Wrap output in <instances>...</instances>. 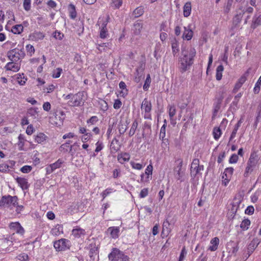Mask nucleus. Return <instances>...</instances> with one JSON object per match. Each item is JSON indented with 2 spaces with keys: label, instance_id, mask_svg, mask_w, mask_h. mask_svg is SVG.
<instances>
[{
  "label": "nucleus",
  "instance_id": "nucleus-1",
  "mask_svg": "<svg viewBox=\"0 0 261 261\" xmlns=\"http://www.w3.org/2000/svg\"><path fill=\"white\" fill-rule=\"evenodd\" d=\"M196 53L195 48L192 47L182 49L178 63V68L181 72L190 69L194 63Z\"/></svg>",
  "mask_w": 261,
  "mask_h": 261
},
{
  "label": "nucleus",
  "instance_id": "nucleus-2",
  "mask_svg": "<svg viewBox=\"0 0 261 261\" xmlns=\"http://www.w3.org/2000/svg\"><path fill=\"white\" fill-rule=\"evenodd\" d=\"M260 158L257 154V151L252 150L247 163L244 175L247 176L249 173H251L254 169L260 164Z\"/></svg>",
  "mask_w": 261,
  "mask_h": 261
},
{
  "label": "nucleus",
  "instance_id": "nucleus-3",
  "mask_svg": "<svg viewBox=\"0 0 261 261\" xmlns=\"http://www.w3.org/2000/svg\"><path fill=\"white\" fill-rule=\"evenodd\" d=\"M18 199L16 196H4L0 200V207H6L12 209L18 204Z\"/></svg>",
  "mask_w": 261,
  "mask_h": 261
},
{
  "label": "nucleus",
  "instance_id": "nucleus-4",
  "mask_svg": "<svg viewBox=\"0 0 261 261\" xmlns=\"http://www.w3.org/2000/svg\"><path fill=\"white\" fill-rule=\"evenodd\" d=\"M7 56L11 61L17 62L24 57L25 53L23 48L21 46L20 47L18 46L9 51L7 53Z\"/></svg>",
  "mask_w": 261,
  "mask_h": 261
},
{
  "label": "nucleus",
  "instance_id": "nucleus-5",
  "mask_svg": "<svg viewBox=\"0 0 261 261\" xmlns=\"http://www.w3.org/2000/svg\"><path fill=\"white\" fill-rule=\"evenodd\" d=\"M110 261H128L129 257L117 248H113L108 255Z\"/></svg>",
  "mask_w": 261,
  "mask_h": 261
},
{
  "label": "nucleus",
  "instance_id": "nucleus-6",
  "mask_svg": "<svg viewBox=\"0 0 261 261\" xmlns=\"http://www.w3.org/2000/svg\"><path fill=\"white\" fill-rule=\"evenodd\" d=\"M109 17L106 18H99L97 24L99 26V36L102 39H105L109 36L108 29L107 28L108 23Z\"/></svg>",
  "mask_w": 261,
  "mask_h": 261
},
{
  "label": "nucleus",
  "instance_id": "nucleus-7",
  "mask_svg": "<svg viewBox=\"0 0 261 261\" xmlns=\"http://www.w3.org/2000/svg\"><path fill=\"white\" fill-rule=\"evenodd\" d=\"M203 170V166L199 165V160L197 159H194L191 166V176L199 178L201 175V171Z\"/></svg>",
  "mask_w": 261,
  "mask_h": 261
},
{
  "label": "nucleus",
  "instance_id": "nucleus-8",
  "mask_svg": "<svg viewBox=\"0 0 261 261\" xmlns=\"http://www.w3.org/2000/svg\"><path fill=\"white\" fill-rule=\"evenodd\" d=\"M70 241L66 239H61L56 241L54 243V246L58 251H65L70 248Z\"/></svg>",
  "mask_w": 261,
  "mask_h": 261
},
{
  "label": "nucleus",
  "instance_id": "nucleus-9",
  "mask_svg": "<svg viewBox=\"0 0 261 261\" xmlns=\"http://www.w3.org/2000/svg\"><path fill=\"white\" fill-rule=\"evenodd\" d=\"M141 110L144 113V118L145 119H151V115L150 112L152 109V105L150 101L148 100L147 98H145L141 105Z\"/></svg>",
  "mask_w": 261,
  "mask_h": 261
},
{
  "label": "nucleus",
  "instance_id": "nucleus-10",
  "mask_svg": "<svg viewBox=\"0 0 261 261\" xmlns=\"http://www.w3.org/2000/svg\"><path fill=\"white\" fill-rule=\"evenodd\" d=\"M83 93L79 92L72 95L71 99L68 101V105L70 107L81 106L83 102Z\"/></svg>",
  "mask_w": 261,
  "mask_h": 261
},
{
  "label": "nucleus",
  "instance_id": "nucleus-11",
  "mask_svg": "<svg viewBox=\"0 0 261 261\" xmlns=\"http://www.w3.org/2000/svg\"><path fill=\"white\" fill-rule=\"evenodd\" d=\"M175 222V220L174 219L169 221L167 219L164 221L162 232V235L163 236V237H167L169 235L173 228Z\"/></svg>",
  "mask_w": 261,
  "mask_h": 261
},
{
  "label": "nucleus",
  "instance_id": "nucleus-12",
  "mask_svg": "<svg viewBox=\"0 0 261 261\" xmlns=\"http://www.w3.org/2000/svg\"><path fill=\"white\" fill-rule=\"evenodd\" d=\"M65 115L63 111L58 112L55 114L54 116L50 117V122L54 125L60 126L63 124Z\"/></svg>",
  "mask_w": 261,
  "mask_h": 261
},
{
  "label": "nucleus",
  "instance_id": "nucleus-13",
  "mask_svg": "<svg viewBox=\"0 0 261 261\" xmlns=\"http://www.w3.org/2000/svg\"><path fill=\"white\" fill-rule=\"evenodd\" d=\"M64 161L61 159H59L56 162L50 164L45 168L46 174H50L56 169L60 168L64 163Z\"/></svg>",
  "mask_w": 261,
  "mask_h": 261
},
{
  "label": "nucleus",
  "instance_id": "nucleus-14",
  "mask_svg": "<svg viewBox=\"0 0 261 261\" xmlns=\"http://www.w3.org/2000/svg\"><path fill=\"white\" fill-rule=\"evenodd\" d=\"M233 171L234 169L232 167L227 168L224 170L222 175V182L225 186H226L229 183Z\"/></svg>",
  "mask_w": 261,
  "mask_h": 261
},
{
  "label": "nucleus",
  "instance_id": "nucleus-15",
  "mask_svg": "<svg viewBox=\"0 0 261 261\" xmlns=\"http://www.w3.org/2000/svg\"><path fill=\"white\" fill-rule=\"evenodd\" d=\"M129 122L125 118H121L118 124V130L120 134H123L127 128V125Z\"/></svg>",
  "mask_w": 261,
  "mask_h": 261
},
{
  "label": "nucleus",
  "instance_id": "nucleus-16",
  "mask_svg": "<svg viewBox=\"0 0 261 261\" xmlns=\"http://www.w3.org/2000/svg\"><path fill=\"white\" fill-rule=\"evenodd\" d=\"M11 229L15 231L16 233L23 234L24 232L23 228L21 226L20 224L18 222H12L9 225Z\"/></svg>",
  "mask_w": 261,
  "mask_h": 261
},
{
  "label": "nucleus",
  "instance_id": "nucleus-17",
  "mask_svg": "<svg viewBox=\"0 0 261 261\" xmlns=\"http://www.w3.org/2000/svg\"><path fill=\"white\" fill-rule=\"evenodd\" d=\"M45 35L42 32L35 31L30 34L29 38L30 40L33 41H38L43 39Z\"/></svg>",
  "mask_w": 261,
  "mask_h": 261
},
{
  "label": "nucleus",
  "instance_id": "nucleus-18",
  "mask_svg": "<svg viewBox=\"0 0 261 261\" xmlns=\"http://www.w3.org/2000/svg\"><path fill=\"white\" fill-rule=\"evenodd\" d=\"M107 232L110 233L112 238L116 239L119 236L120 228L116 226L110 227L108 228Z\"/></svg>",
  "mask_w": 261,
  "mask_h": 261
},
{
  "label": "nucleus",
  "instance_id": "nucleus-19",
  "mask_svg": "<svg viewBox=\"0 0 261 261\" xmlns=\"http://www.w3.org/2000/svg\"><path fill=\"white\" fill-rule=\"evenodd\" d=\"M86 234L85 230L79 226L75 227L72 230V234L76 238L84 237Z\"/></svg>",
  "mask_w": 261,
  "mask_h": 261
},
{
  "label": "nucleus",
  "instance_id": "nucleus-20",
  "mask_svg": "<svg viewBox=\"0 0 261 261\" xmlns=\"http://www.w3.org/2000/svg\"><path fill=\"white\" fill-rule=\"evenodd\" d=\"M181 167H182V161H180L179 164L175 168L174 171L175 172V177L177 179L182 180V177L184 175V173L182 171H181Z\"/></svg>",
  "mask_w": 261,
  "mask_h": 261
},
{
  "label": "nucleus",
  "instance_id": "nucleus-21",
  "mask_svg": "<svg viewBox=\"0 0 261 261\" xmlns=\"http://www.w3.org/2000/svg\"><path fill=\"white\" fill-rule=\"evenodd\" d=\"M16 182L21 188L24 190H27L29 187V184L28 182V180L23 177H18L16 178Z\"/></svg>",
  "mask_w": 261,
  "mask_h": 261
},
{
  "label": "nucleus",
  "instance_id": "nucleus-22",
  "mask_svg": "<svg viewBox=\"0 0 261 261\" xmlns=\"http://www.w3.org/2000/svg\"><path fill=\"white\" fill-rule=\"evenodd\" d=\"M253 11V9L251 7H248L245 10V9L243 8V6H240L239 10L237 11L238 14L236 17H238V18L240 19L245 12L251 13Z\"/></svg>",
  "mask_w": 261,
  "mask_h": 261
},
{
  "label": "nucleus",
  "instance_id": "nucleus-23",
  "mask_svg": "<svg viewBox=\"0 0 261 261\" xmlns=\"http://www.w3.org/2000/svg\"><path fill=\"white\" fill-rule=\"evenodd\" d=\"M143 27V23L141 21H136L133 25L132 30L133 33L136 35H139L141 32V30Z\"/></svg>",
  "mask_w": 261,
  "mask_h": 261
},
{
  "label": "nucleus",
  "instance_id": "nucleus-24",
  "mask_svg": "<svg viewBox=\"0 0 261 261\" xmlns=\"http://www.w3.org/2000/svg\"><path fill=\"white\" fill-rule=\"evenodd\" d=\"M219 242L220 241L218 238L215 237L213 238L210 241V245L208 249L211 251L216 250L218 248Z\"/></svg>",
  "mask_w": 261,
  "mask_h": 261
},
{
  "label": "nucleus",
  "instance_id": "nucleus-25",
  "mask_svg": "<svg viewBox=\"0 0 261 261\" xmlns=\"http://www.w3.org/2000/svg\"><path fill=\"white\" fill-rule=\"evenodd\" d=\"M34 137L35 142L39 144L43 143L47 139V136L42 133H39L37 134L34 136Z\"/></svg>",
  "mask_w": 261,
  "mask_h": 261
},
{
  "label": "nucleus",
  "instance_id": "nucleus-26",
  "mask_svg": "<svg viewBox=\"0 0 261 261\" xmlns=\"http://www.w3.org/2000/svg\"><path fill=\"white\" fill-rule=\"evenodd\" d=\"M5 68L7 70L12 71L13 72H17L20 69V65L18 63H14V62H11L8 63Z\"/></svg>",
  "mask_w": 261,
  "mask_h": 261
},
{
  "label": "nucleus",
  "instance_id": "nucleus-27",
  "mask_svg": "<svg viewBox=\"0 0 261 261\" xmlns=\"http://www.w3.org/2000/svg\"><path fill=\"white\" fill-rule=\"evenodd\" d=\"M193 35V32L189 26L188 27H184V32L182 35V38L184 39L190 40L192 39Z\"/></svg>",
  "mask_w": 261,
  "mask_h": 261
},
{
  "label": "nucleus",
  "instance_id": "nucleus-28",
  "mask_svg": "<svg viewBox=\"0 0 261 261\" xmlns=\"http://www.w3.org/2000/svg\"><path fill=\"white\" fill-rule=\"evenodd\" d=\"M118 162L120 164H124L125 162H127L130 159V155L126 152L121 153L119 154L117 156Z\"/></svg>",
  "mask_w": 261,
  "mask_h": 261
},
{
  "label": "nucleus",
  "instance_id": "nucleus-29",
  "mask_svg": "<svg viewBox=\"0 0 261 261\" xmlns=\"http://www.w3.org/2000/svg\"><path fill=\"white\" fill-rule=\"evenodd\" d=\"M17 82L21 86L24 85L27 81V77L23 74L17 73L15 76Z\"/></svg>",
  "mask_w": 261,
  "mask_h": 261
},
{
  "label": "nucleus",
  "instance_id": "nucleus-30",
  "mask_svg": "<svg viewBox=\"0 0 261 261\" xmlns=\"http://www.w3.org/2000/svg\"><path fill=\"white\" fill-rule=\"evenodd\" d=\"M184 16L187 17L190 16L191 12V3L190 2H187L183 8Z\"/></svg>",
  "mask_w": 261,
  "mask_h": 261
},
{
  "label": "nucleus",
  "instance_id": "nucleus-31",
  "mask_svg": "<svg viewBox=\"0 0 261 261\" xmlns=\"http://www.w3.org/2000/svg\"><path fill=\"white\" fill-rule=\"evenodd\" d=\"M18 146L19 150H24V146L26 141L25 136L22 134H20L18 136Z\"/></svg>",
  "mask_w": 261,
  "mask_h": 261
},
{
  "label": "nucleus",
  "instance_id": "nucleus-32",
  "mask_svg": "<svg viewBox=\"0 0 261 261\" xmlns=\"http://www.w3.org/2000/svg\"><path fill=\"white\" fill-rule=\"evenodd\" d=\"M258 243L257 242V240H253L248 245L247 250H248V254L249 256L254 250V249L257 247Z\"/></svg>",
  "mask_w": 261,
  "mask_h": 261
},
{
  "label": "nucleus",
  "instance_id": "nucleus-33",
  "mask_svg": "<svg viewBox=\"0 0 261 261\" xmlns=\"http://www.w3.org/2000/svg\"><path fill=\"white\" fill-rule=\"evenodd\" d=\"M224 71V67L222 65H219L216 69V78L218 81L222 79V73Z\"/></svg>",
  "mask_w": 261,
  "mask_h": 261
},
{
  "label": "nucleus",
  "instance_id": "nucleus-34",
  "mask_svg": "<svg viewBox=\"0 0 261 261\" xmlns=\"http://www.w3.org/2000/svg\"><path fill=\"white\" fill-rule=\"evenodd\" d=\"M69 16L71 19H74L76 17V12L74 5L70 4L69 5Z\"/></svg>",
  "mask_w": 261,
  "mask_h": 261
},
{
  "label": "nucleus",
  "instance_id": "nucleus-35",
  "mask_svg": "<svg viewBox=\"0 0 261 261\" xmlns=\"http://www.w3.org/2000/svg\"><path fill=\"white\" fill-rule=\"evenodd\" d=\"M144 12V10L143 7H138L134 11L133 15L136 18L139 17L143 14Z\"/></svg>",
  "mask_w": 261,
  "mask_h": 261
},
{
  "label": "nucleus",
  "instance_id": "nucleus-36",
  "mask_svg": "<svg viewBox=\"0 0 261 261\" xmlns=\"http://www.w3.org/2000/svg\"><path fill=\"white\" fill-rule=\"evenodd\" d=\"M138 123L137 120H135L133 121V122L131 125L130 130L128 132V135L129 136H133L135 134V132L138 127Z\"/></svg>",
  "mask_w": 261,
  "mask_h": 261
},
{
  "label": "nucleus",
  "instance_id": "nucleus-37",
  "mask_svg": "<svg viewBox=\"0 0 261 261\" xmlns=\"http://www.w3.org/2000/svg\"><path fill=\"white\" fill-rule=\"evenodd\" d=\"M168 110L169 112V115L170 119L171 120L173 116L175 115L176 110L175 106L174 105H169L168 107Z\"/></svg>",
  "mask_w": 261,
  "mask_h": 261
},
{
  "label": "nucleus",
  "instance_id": "nucleus-38",
  "mask_svg": "<svg viewBox=\"0 0 261 261\" xmlns=\"http://www.w3.org/2000/svg\"><path fill=\"white\" fill-rule=\"evenodd\" d=\"M130 164L133 169L138 170L142 169L145 166V164L136 163L133 161H130Z\"/></svg>",
  "mask_w": 261,
  "mask_h": 261
},
{
  "label": "nucleus",
  "instance_id": "nucleus-39",
  "mask_svg": "<svg viewBox=\"0 0 261 261\" xmlns=\"http://www.w3.org/2000/svg\"><path fill=\"white\" fill-rule=\"evenodd\" d=\"M23 27L22 25L17 24L12 27V32L14 34H19L23 31Z\"/></svg>",
  "mask_w": 261,
  "mask_h": 261
},
{
  "label": "nucleus",
  "instance_id": "nucleus-40",
  "mask_svg": "<svg viewBox=\"0 0 261 261\" xmlns=\"http://www.w3.org/2000/svg\"><path fill=\"white\" fill-rule=\"evenodd\" d=\"M251 222L248 219H245L242 221L240 224V227L243 230H247L250 225Z\"/></svg>",
  "mask_w": 261,
  "mask_h": 261
},
{
  "label": "nucleus",
  "instance_id": "nucleus-41",
  "mask_svg": "<svg viewBox=\"0 0 261 261\" xmlns=\"http://www.w3.org/2000/svg\"><path fill=\"white\" fill-rule=\"evenodd\" d=\"M213 136L215 140H218L221 136L222 132L219 127H215L213 129Z\"/></svg>",
  "mask_w": 261,
  "mask_h": 261
},
{
  "label": "nucleus",
  "instance_id": "nucleus-42",
  "mask_svg": "<svg viewBox=\"0 0 261 261\" xmlns=\"http://www.w3.org/2000/svg\"><path fill=\"white\" fill-rule=\"evenodd\" d=\"M25 48L27 52V55L30 57H32L34 54L35 51L34 47L32 45L28 44L26 46Z\"/></svg>",
  "mask_w": 261,
  "mask_h": 261
},
{
  "label": "nucleus",
  "instance_id": "nucleus-43",
  "mask_svg": "<svg viewBox=\"0 0 261 261\" xmlns=\"http://www.w3.org/2000/svg\"><path fill=\"white\" fill-rule=\"evenodd\" d=\"M166 136V127H165V125H163V126L161 128L160 133L159 135L160 139H161L163 140V143H164L166 146L167 145L166 144V142L164 141V139Z\"/></svg>",
  "mask_w": 261,
  "mask_h": 261
},
{
  "label": "nucleus",
  "instance_id": "nucleus-44",
  "mask_svg": "<svg viewBox=\"0 0 261 261\" xmlns=\"http://www.w3.org/2000/svg\"><path fill=\"white\" fill-rule=\"evenodd\" d=\"M62 71V69L59 67L54 69L52 72V77L55 79L59 78L60 76Z\"/></svg>",
  "mask_w": 261,
  "mask_h": 261
},
{
  "label": "nucleus",
  "instance_id": "nucleus-45",
  "mask_svg": "<svg viewBox=\"0 0 261 261\" xmlns=\"http://www.w3.org/2000/svg\"><path fill=\"white\" fill-rule=\"evenodd\" d=\"M122 4V0H112L111 6L114 9H118Z\"/></svg>",
  "mask_w": 261,
  "mask_h": 261
},
{
  "label": "nucleus",
  "instance_id": "nucleus-46",
  "mask_svg": "<svg viewBox=\"0 0 261 261\" xmlns=\"http://www.w3.org/2000/svg\"><path fill=\"white\" fill-rule=\"evenodd\" d=\"M151 83V78L150 74H147L146 79L145 80L144 84L143 85V89L144 90H147L150 86Z\"/></svg>",
  "mask_w": 261,
  "mask_h": 261
},
{
  "label": "nucleus",
  "instance_id": "nucleus-47",
  "mask_svg": "<svg viewBox=\"0 0 261 261\" xmlns=\"http://www.w3.org/2000/svg\"><path fill=\"white\" fill-rule=\"evenodd\" d=\"M261 85V76L258 79L253 89L255 93H258L260 91V86Z\"/></svg>",
  "mask_w": 261,
  "mask_h": 261
},
{
  "label": "nucleus",
  "instance_id": "nucleus-48",
  "mask_svg": "<svg viewBox=\"0 0 261 261\" xmlns=\"http://www.w3.org/2000/svg\"><path fill=\"white\" fill-rule=\"evenodd\" d=\"M31 0H24L23 3V6L24 9L29 11L31 9Z\"/></svg>",
  "mask_w": 261,
  "mask_h": 261
},
{
  "label": "nucleus",
  "instance_id": "nucleus-49",
  "mask_svg": "<svg viewBox=\"0 0 261 261\" xmlns=\"http://www.w3.org/2000/svg\"><path fill=\"white\" fill-rule=\"evenodd\" d=\"M172 53L174 56H175L179 51L178 45L177 42L172 43Z\"/></svg>",
  "mask_w": 261,
  "mask_h": 261
},
{
  "label": "nucleus",
  "instance_id": "nucleus-50",
  "mask_svg": "<svg viewBox=\"0 0 261 261\" xmlns=\"http://www.w3.org/2000/svg\"><path fill=\"white\" fill-rule=\"evenodd\" d=\"M92 134L91 133H88L83 135L81 137V140L83 142L85 143L89 140H90L91 138Z\"/></svg>",
  "mask_w": 261,
  "mask_h": 261
},
{
  "label": "nucleus",
  "instance_id": "nucleus-51",
  "mask_svg": "<svg viewBox=\"0 0 261 261\" xmlns=\"http://www.w3.org/2000/svg\"><path fill=\"white\" fill-rule=\"evenodd\" d=\"M153 166L151 164L148 165L145 171V174L147 175V178H149V175H151L152 174Z\"/></svg>",
  "mask_w": 261,
  "mask_h": 261
},
{
  "label": "nucleus",
  "instance_id": "nucleus-52",
  "mask_svg": "<svg viewBox=\"0 0 261 261\" xmlns=\"http://www.w3.org/2000/svg\"><path fill=\"white\" fill-rule=\"evenodd\" d=\"M239 160L238 155L236 154H233L231 155L229 160V162L230 164H236L237 163Z\"/></svg>",
  "mask_w": 261,
  "mask_h": 261
},
{
  "label": "nucleus",
  "instance_id": "nucleus-53",
  "mask_svg": "<svg viewBox=\"0 0 261 261\" xmlns=\"http://www.w3.org/2000/svg\"><path fill=\"white\" fill-rule=\"evenodd\" d=\"M32 169V167L31 166L25 165L22 167L20 169V171L24 173H29Z\"/></svg>",
  "mask_w": 261,
  "mask_h": 261
},
{
  "label": "nucleus",
  "instance_id": "nucleus-54",
  "mask_svg": "<svg viewBox=\"0 0 261 261\" xmlns=\"http://www.w3.org/2000/svg\"><path fill=\"white\" fill-rule=\"evenodd\" d=\"M17 258L20 261H27L29 258V256L27 254L22 253L17 256Z\"/></svg>",
  "mask_w": 261,
  "mask_h": 261
},
{
  "label": "nucleus",
  "instance_id": "nucleus-55",
  "mask_svg": "<svg viewBox=\"0 0 261 261\" xmlns=\"http://www.w3.org/2000/svg\"><path fill=\"white\" fill-rule=\"evenodd\" d=\"M113 192V190L111 188L106 189L101 194L103 199H104L107 196Z\"/></svg>",
  "mask_w": 261,
  "mask_h": 261
},
{
  "label": "nucleus",
  "instance_id": "nucleus-56",
  "mask_svg": "<svg viewBox=\"0 0 261 261\" xmlns=\"http://www.w3.org/2000/svg\"><path fill=\"white\" fill-rule=\"evenodd\" d=\"M148 194V189L147 188L143 189L139 194V197L141 198L146 197Z\"/></svg>",
  "mask_w": 261,
  "mask_h": 261
},
{
  "label": "nucleus",
  "instance_id": "nucleus-57",
  "mask_svg": "<svg viewBox=\"0 0 261 261\" xmlns=\"http://www.w3.org/2000/svg\"><path fill=\"white\" fill-rule=\"evenodd\" d=\"M186 254H187V251L186 250L185 248L184 247L182 249L181 251L180 252L178 260H179V261H184V259L185 258Z\"/></svg>",
  "mask_w": 261,
  "mask_h": 261
},
{
  "label": "nucleus",
  "instance_id": "nucleus-58",
  "mask_svg": "<svg viewBox=\"0 0 261 261\" xmlns=\"http://www.w3.org/2000/svg\"><path fill=\"white\" fill-rule=\"evenodd\" d=\"M254 212V208L253 206H249L245 210V213L247 215H252Z\"/></svg>",
  "mask_w": 261,
  "mask_h": 261
},
{
  "label": "nucleus",
  "instance_id": "nucleus-59",
  "mask_svg": "<svg viewBox=\"0 0 261 261\" xmlns=\"http://www.w3.org/2000/svg\"><path fill=\"white\" fill-rule=\"evenodd\" d=\"M121 105H122V102L120 101V100L119 99H117L115 100L113 107L115 109H118L120 108V107H121Z\"/></svg>",
  "mask_w": 261,
  "mask_h": 261
},
{
  "label": "nucleus",
  "instance_id": "nucleus-60",
  "mask_svg": "<svg viewBox=\"0 0 261 261\" xmlns=\"http://www.w3.org/2000/svg\"><path fill=\"white\" fill-rule=\"evenodd\" d=\"M34 132V128L33 125H29L26 129V133L28 135H31Z\"/></svg>",
  "mask_w": 261,
  "mask_h": 261
},
{
  "label": "nucleus",
  "instance_id": "nucleus-61",
  "mask_svg": "<svg viewBox=\"0 0 261 261\" xmlns=\"http://www.w3.org/2000/svg\"><path fill=\"white\" fill-rule=\"evenodd\" d=\"M62 229V227L60 225L57 226L54 229L51 230L52 233L55 235H58L60 233V230Z\"/></svg>",
  "mask_w": 261,
  "mask_h": 261
},
{
  "label": "nucleus",
  "instance_id": "nucleus-62",
  "mask_svg": "<svg viewBox=\"0 0 261 261\" xmlns=\"http://www.w3.org/2000/svg\"><path fill=\"white\" fill-rule=\"evenodd\" d=\"M54 37L56 39L62 40L64 37V35L60 32L56 31L54 34Z\"/></svg>",
  "mask_w": 261,
  "mask_h": 261
},
{
  "label": "nucleus",
  "instance_id": "nucleus-63",
  "mask_svg": "<svg viewBox=\"0 0 261 261\" xmlns=\"http://www.w3.org/2000/svg\"><path fill=\"white\" fill-rule=\"evenodd\" d=\"M259 25H261V18L259 17H257L255 20H253L252 27L254 28H255L257 26Z\"/></svg>",
  "mask_w": 261,
  "mask_h": 261
},
{
  "label": "nucleus",
  "instance_id": "nucleus-64",
  "mask_svg": "<svg viewBox=\"0 0 261 261\" xmlns=\"http://www.w3.org/2000/svg\"><path fill=\"white\" fill-rule=\"evenodd\" d=\"M98 118L96 116H93L91 117L89 119H88L87 121V123H91L93 124L95 123L98 121Z\"/></svg>",
  "mask_w": 261,
  "mask_h": 261
}]
</instances>
